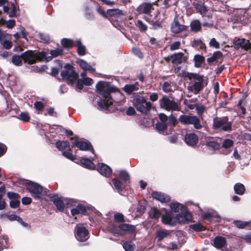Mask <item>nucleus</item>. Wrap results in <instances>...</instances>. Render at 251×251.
<instances>
[{"label":"nucleus","instance_id":"obj_30","mask_svg":"<svg viewBox=\"0 0 251 251\" xmlns=\"http://www.w3.org/2000/svg\"><path fill=\"white\" fill-rule=\"evenodd\" d=\"M107 14L117 18H121L124 16L123 11L118 9H108L107 11Z\"/></svg>","mask_w":251,"mask_h":251},{"label":"nucleus","instance_id":"obj_11","mask_svg":"<svg viewBox=\"0 0 251 251\" xmlns=\"http://www.w3.org/2000/svg\"><path fill=\"white\" fill-rule=\"evenodd\" d=\"M75 236L80 242H84L89 238V231L83 226L77 225L75 227Z\"/></svg>","mask_w":251,"mask_h":251},{"label":"nucleus","instance_id":"obj_3","mask_svg":"<svg viewBox=\"0 0 251 251\" xmlns=\"http://www.w3.org/2000/svg\"><path fill=\"white\" fill-rule=\"evenodd\" d=\"M24 184L25 185L27 190L30 193L32 197L36 200H39L42 196L48 195L47 189H44L41 185L37 183L25 180Z\"/></svg>","mask_w":251,"mask_h":251},{"label":"nucleus","instance_id":"obj_56","mask_svg":"<svg viewBox=\"0 0 251 251\" xmlns=\"http://www.w3.org/2000/svg\"><path fill=\"white\" fill-rule=\"evenodd\" d=\"M190 227L196 231H200L202 230L203 226L200 223L191 225Z\"/></svg>","mask_w":251,"mask_h":251},{"label":"nucleus","instance_id":"obj_13","mask_svg":"<svg viewBox=\"0 0 251 251\" xmlns=\"http://www.w3.org/2000/svg\"><path fill=\"white\" fill-rule=\"evenodd\" d=\"M233 47L237 50L241 48L251 51V42L244 38L235 39L233 41Z\"/></svg>","mask_w":251,"mask_h":251},{"label":"nucleus","instance_id":"obj_35","mask_svg":"<svg viewBox=\"0 0 251 251\" xmlns=\"http://www.w3.org/2000/svg\"><path fill=\"white\" fill-rule=\"evenodd\" d=\"M149 215L152 219L157 220L160 217L161 212L157 208L152 207L149 212Z\"/></svg>","mask_w":251,"mask_h":251},{"label":"nucleus","instance_id":"obj_10","mask_svg":"<svg viewBox=\"0 0 251 251\" xmlns=\"http://www.w3.org/2000/svg\"><path fill=\"white\" fill-rule=\"evenodd\" d=\"M51 199L57 209L61 212L64 210L65 205L67 207H71V206L74 205L73 204V203H74L73 200L59 197L57 195H53L51 197Z\"/></svg>","mask_w":251,"mask_h":251},{"label":"nucleus","instance_id":"obj_62","mask_svg":"<svg viewBox=\"0 0 251 251\" xmlns=\"http://www.w3.org/2000/svg\"><path fill=\"white\" fill-rule=\"evenodd\" d=\"M62 155L71 160H74L75 159L73 154L69 152L64 151L62 152Z\"/></svg>","mask_w":251,"mask_h":251},{"label":"nucleus","instance_id":"obj_58","mask_svg":"<svg viewBox=\"0 0 251 251\" xmlns=\"http://www.w3.org/2000/svg\"><path fill=\"white\" fill-rule=\"evenodd\" d=\"M209 45L210 47H214L216 49H219L220 48L219 43L216 41L215 38H212L209 42Z\"/></svg>","mask_w":251,"mask_h":251},{"label":"nucleus","instance_id":"obj_17","mask_svg":"<svg viewBox=\"0 0 251 251\" xmlns=\"http://www.w3.org/2000/svg\"><path fill=\"white\" fill-rule=\"evenodd\" d=\"M226 243V240L225 237L218 236L213 239V245L218 249L227 251Z\"/></svg>","mask_w":251,"mask_h":251},{"label":"nucleus","instance_id":"obj_7","mask_svg":"<svg viewBox=\"0 0 251 251\" xmlns=\"http://www.w3.org/2000/svg\"><path fill=\"white\" fill-rule=\"evenodd\" d=\"M61 75L70 85H73L78 77V74L74 70V68L70 64L65 65Z\"/></svg>","mask_w":251,"mask_h":251},{"label":"nucleus","instance_id":"obj_42","mask_svg":"<svg viewBox=\"0 0 251 251\" xmlns=\"http://www.w3.org/2000/svg\"><path fill=\"white\" fill-rule=\"evenodd\" d=\"M119 176L125 182H127L130 179V176L128 173L126 171H119Z\"/></svg>","mask_w":251,"mask_h":251},{"label":"nucleus","instance_id":"obj_48","mask_svg":"<svg viewBox=\"0 0 251 251\" xmlns=\"http://www.w3.org/2000/svg\"><path fill=\"white\" fill-rule=\"evenodd\" d=\"M18 119L20 120L26 122L29 121L30 120V117L28 113L27 112H24L21 113L18 116Z\"/></svg>","mask_w":251,"mask_h":251},{"label":"nucleus","instance_id":"obj_4","mask_svg":"<svg viewBox=\"0 0 251 251\" xmlns=\"http://www.w3.org/2000/svg\"><path fill=\"white\" fill-rule=\"evenodd\" d=\"M232 122L227 117H215L213 119L212 128L214 130L228 132L232 130Z\"/></svg>","mask_w":251,"mask_h":251},{"label":"nucleus","instance_id":"obj_22","mask_svg":"<svg viewBox=\"0 0 251 251\" xmlns=\"http://www.w3.org/2000/svg\"><path fill=\"white\" fill-rule=\"evenodd\" d=\"M194 6L197 12L200 13L202 17L206 16L208 8L203 3L198 2L194 3Z\"/></svg>","mask_w":251,"mask_h":251},{"label":"nucleus","instance_id":"obj_45","mask_svg":"<svg viewBox=\"0 0 251 251\" xmlns=\"http://www.w3.org/2000/svg\"><path fill=\"white\" fill-rule=\"evenodd\" d=\"M22 59L21 56L15 55L12 56L11 61L15 65L20 66L22 65Z\"/></svg>","mask_w":251,"mask_h":251},{"label":"nucleus","instance_id":"obj_54","mask_svg":"<svg viewBox=\"0 0 251 251\" xmlns=\"http://www.w3.org/2000/svg\"><path fill=\"white\" fill-rule=\"evenodd\" d=\"M114 220L118 223L125 222L124 215L121 213H117L114 215Z\"/></svg>","mask_w":251,"mask_h":251},{"label":"nucleus","instance_id":"obj_37","mask_svg":"<svg viewBox=\"0 0 251 251\" xmlns=\"http://www.w3.org/2000/svg\"><path fill=\"white\" fill-rule=\"evenodd\" d=\"M204 57L201 55L196 54L194 56L195 65L196 67H200L204 61Z\"/></svg>","mask_w":251,"mask_h":251},{"label":"nucleus","instance_id":"obj_1","mask_svg":"<svg viewBox=\"0 0 251 251\" xmlns=\"http://www.w3.org/2000/svg\"><path fill=\"white\" fill-rule=\"evenodd\" d=\"M96 88L98 93L102 96V98L98 101V108L106 109L113 103L111 93L116 92L117 88L105 81L98 82Z\"/></svg>","mask_w":251,"mask_h":251},{"label":"nucleus","instance_id":"obj_53","mask_svg":"<svg viewBox=\"0 0 251 251\" xmlns=\"http://www.w3.org/2000/svg\"><path fill=\"white\" fill-rule=\"evenodd\" d=\"M250 222H244L241 221H234V224L239 228H243L249 225Z\"/></svg>","mask_w":251,"mask_h":251},{"label":"nucleus","instance_id":"obj_24","mask_svg":"<svg viewBox=\"0 0 251 251\" xmlns=\"http://www.w3.org/2000/svg\"><path fill=\"white\" fill-rule=\"evenodd\" d=\"M205 144L207 149L211 151H215L219 148V144L215 142L212 138H206Z\"/></svg>","mask_w":251,"mask_h":251},{"label":"nucleus","instance_id":"obj_60","mask_svg":"<svg viewBox=\"0 0 251 251\" xmlns=\"http://www.w3.org/2000/svg\"><path fill=\"white\" fill-rule=\"evenodd\" d=\"M180 46V42L179 41H176L174 42L170 46V50H175L179 48Z\"/></svg>","mask_w":251,"mask_h":251},{"label":"nucleus","instance_id":"obj_63","mask_svg":"<svg viewBox=\"0 0 251 251\" xmlns=\"http://www.w3.org/2000/svg\"><path fill=\"white\" fill-rule=\"evenodd\" d=\"M168 123L169 124H170L171 125H172V126H175L177 122L176 118L173 115H170L169 117V118H168Z\"/></svg>","mask_w":251,"mask_h":251},{"label":"nucleus","instance_id":"obj_20","mask_svg":"<svg viewBox=\"0 0 251 251\" xmlns=\"http://www.w3.org/2000/svg\"><path fill=\"white\" fill-rule=\"evenodd\" d=\"M171 31H183L186 30V26L180 24L177 16H175L171 24Z\"/></svg>","mask_w":251,"mask_h":251},{"label":"nucleus","instance_id":"obj_38","mask_svg":"<svg viewBox=\"0 0 251 251\" xmlns=\"http://www.w3.org/2000/svg\"><path fill=\"white\" fill-rule=\"evenodd\" d=\"M76 47L77 53L80 55H84L86 54V48L84 46H83L80 40L76 41Z\"/></svg>","mask_w":251,"mask_h":251},{"label":"nucleus","instance_id":"obj_55","mask_svg":"<svg viewBox=\"0 0 251 251\" xmlns=\"http://www.w3.org/2000/svg\"><path fill=\"white\" fill-rule=\"evenodd\" d=\"M136 25V26L141 30L145 31L147 30L148 28H147V25L144 23H143V22L142 21H141V20H138Z\"/></svg>","mask_w":251,"mask_h":251},{"label":"nucleus","instance_id":"obj_25","mask_svg":"<svg viewBox=\"0 0 251 251\" xmlns=\"http://www.w3.org/2000/svg\"><path fill=\"white\" fill-rule=\"evenodd\" d=\"M139 83L136 82L134 84L126 85L123 89L126 93L130 95L133 92L138 90L139 89Z\"/></svg>","mask_w":251,"mask_h":251},{"label":"nucleus","instance_id":"obj_61","mask_svg":"<svg viewBox=\"0 0 251 251\" xmlns=\"http://www.w3.org/2000/svg\"><path fill=\"white\" fill-rule=\"evenodd\" d=\"M132 52L138 56V57L141 58L143 57V55L140 50L137 48H133L132 49Z\"/></svg>","mask_w":251,"mask_h":251},{"label":"nucleus","instance_id":"obj_8","mask_svg":"<svg viewBox=\"0 0 251 251\" xmlns=\"http://www.w3.org/2000/svg\"><path fill=\"white\" fill-rule=\"evenodd\" d=\"M178 120L183 125H192L196 129H200L202 127V123L199 117L193 115H182Z\"/></svg>","mask_w":251,"mask_h":251},{"label":"nucleus","instance_id":"obj_12","mask_svg":"<svg viewBox=\"0 0 251 251\" xmlns=\"http://www.w3.org/2000/svg\"><path fill=\"white\" fill-rule=\"evenodd\" d=\"M171 61L176 67H175L176 72H178L180 71L181 67L178 65L185 62L187 60V57L185 56L183 53L181 52L175 53L170 56Z\"/></svg>","mask_w":251,"mask_h":251},{"label":"nucleus","instance_id":"obj_2","mask_svg":"<svg viewBox=\"0 0 251 251\" xmlns=\"http://www.w3.org/2000/svg\"><path fill=\"white\" fill-rule=\"evenodd\" d=\"M21 57L25 63L29 64L35 63L37 60L49 61L51 60V57H47V52L45 51L36 52L34 50H31L22 53Z\"/></svg>","mask_w":251,"mask_h":251},{"label":"nucleus","instance_id":"obj_32","mask_svg":"<svg viewBox=\"0 0 251 251\" xmlns=\"http://www.w3.org/2000/svg\"><path fill=\"white\" fill-rule=\"evenodd\" d=\"M81 164L83 165L86 168L91 170H94L95 168V165L92 161L87 158H82L80 160Z\"/></svg>","mask_w":251,"mask_h":251},{"label":"nucleus","instance_id":"obj_41","mask_svg":"<svg viewBox=\"0 0 251 251\" xmlns=\"http://www.w3.org/2000/svg\"><path fill=\"white\" fill-rule=\"evenodd\" d=\"M197 100V99H192L189 100H185L184 102L188 107L192 110L196 108Z\"/></svg>","mask_w":251,"mask_h":251},{"label":"nucleus","instance_id":"obj_40","mask_svg":"<svg viewBox=\"0 0 251 251\" xmlns=\"http://www.w3.org/2000/svg\"><path fill=\"white\" fill-rule=\"evenodd\" d=\"M61 44L66 48H71L73 46L74 41L69 39L63 38L61 41Z\"/></svg>","mask_w":251,"mask_h":251},{"label":"nucleus","instance_id":"obj_31","mask_svg":"<svg viewBox=\"0 0 251 251\" xmlns=\"http://www.w3.org/2000/svg\"><path fill=\"white\" fill-rule=\"evenodd\" d=\"M171 231L166 229H160L157 231L156 233L158 241H161L165 238L170 235Z\"/></svg>","mask_w":251,"mask_h":251},{"label":"nucleus","instance_id":"obj_52","mask_svg":"<svg viewBox=\"0 0 251 251\" xmlns=\"http://www.w3.org/2000/svg\"><path fill=\"white\" fill-rule=\"evenodd\" d=\"M162 89L164 92L168 93L173 91L172 86L170 82H165L162 86Z\"/></svg>","mask_w":251,"mask_h":251},{"label":"nucleus","instance_id":"obj_19","mask_svg":"<svg viewBox=\"0 0 251 251\" xmlns=\"http://www.w3.org/2000/svg\"><path fill=\"white\" fill-rule=\"evenodd\" d=\"M184 141L187 145L190 146H194L198 143L199 138L196 134L191 133L187 134L185 136Z\"/></svg>","mask_w":251,"mask_h":251},{"label":"nucleus","instance_id":"obj_47","mask_svg":"<svg viewBox=\"0 0 251 251\" xmlns=\"http://www.w3.org/2000/svg\"><path fill=\"white\" fill-rule=\"evenodd\" d=\"M63 50L62 49H57L56 50H52L50 51V56H48L47 55V57H51V59L53 57H57L63 53ZM47 55H48V53H47Z\"/></svg>","mask_w":251,"mask_h":251},{"label":"nucleus","instance_id":"obj_23","mask_svg":"<svg viewBox=\"0 0 251 251\" xmlns=\"http://www.w3.org/2000/svg\"><path fill=\"white\" fill-rule=\"evenodd\" d=\"M74 201L73 204L75 205L72 206L73 208L71 210V213L73 216L80 213H84L86 212V208L83 204L80 203L76 204V202Z\"/></svg>","mask_w":251,"mask_h":251},{"label":"nucleus","instance_id":"obj_29","mask_svg":"<svg viewBox=\"0 0 251 251\" xmlns=\"http://www.w3.org/2000/svg\"><path fill=\"white\" fill-rule=\"evenodd\" d=\"M56 147L59 150V151H63V150H68L69 151H71L72 149L70 148V144L68 141H58L56 142Z\"/></svg>","mask_w":251,"mask_h":251},{"label":"nucleus","instance_id":"obj_14","mask_svg":"<svg viewBox=\"0 0 251 251\" xmlns=\"http://www.w3.org/2000/svg\"><path fill=\"white\" fill-rule=\"evenodd\" d=\"M77 147L81 151H90L93 153L94 152V149L88 141L84 140H78L76 139L73 144L72 147Z\"/></svg>","mask_w":251,"mask_h":251},{"label":"nucleus","instance_id":"obj_50","mask_svg":"<svg viewBox=\"0 0 251 251\" xmlns=\"http://www.w3.org/2000/svg\"><path fill=\"white\" fill-rule=\"evenodd\" d=\"M192 46L197 48L202 49L204 47V44L200 39H195L192 42Z\"/></svg>","mask_w":251,"mask_h":251},{"label":"nucleus","instance_id":"obj_33","mask_svg":"<svg viewBox=\"0 0 251 251\" xmlns=\"http://www.w3.org/2000/svg\"><path fill=\"white\" fill-rule=\"evenodd\" d=\"M162 221L165 224L173 226L175 225V222L173 221L172 216L169 214H166L162 216Z\"/></svg>","mask_w":251,"mask_h":251},{"label":"nucleus","instance_id":"obj_39","mask_svg":"<svg viewBox=\"0 0 251 251\" xmlns=\"http://www.w3.org/2000/svg\"><path fill=\"white\" fill-rule=\"evenodd\" d=\"M234 190L236 194L243 195L245 191V188L243 184L238 183L234 185Z\"/></svg>","mask_w":251,"mask_h":251},{"label":"nucleus","instance_id":"obj_57","mask_svg":"<svg viewBox=\"0 0 251 251\" xmlns=\"http://www.w3.org/2000/svg\"><path fill=\"white\" fill-rule=\"evenodd\" d=\"M20 201L19 200L14 199L10 201V206L13 208H17L20 205Z\"/></svg>","mask_w":251,"mask_h":251},{"label":"nucleus","instance_id":"obj_49","mask_svg":"<svg viewBox=\"0 0 251 251\" xmlns=\"http://www.w3.org/2000/svg\"><path fill=\"white\" fill-rule=\"evenodd\" d=\"M233 141L231 139H225L222 143V147L225 149H228L233 145Z\"/></svg>","mask_w":251,"mask_h":251},{"label":"nucleus","instance_id":"obj_26","mask_svg":"<svg viewBox=\"0 0 251 251\" xmlns=\"http://www.w3.org/2000/svg\"><path fill=\"white\" fill-rule=\"evenodd\" d=\"M107 230L114 235L123 236V233L120 228V225L118 226L113 224H111L108 226Z\"/></svg>","mask_w":251,"mask_h":251},{"label":"nucleus","instance_id":"obj_6","mask_svg":"<svg viewBox=\"0 0 251 251\" xmlns=\"http://www.w3.org/2000/svg\"><path fill=\"white\" fill-rule=\"evenodd\" d=\"M161 108L168 111H179L181 106L179 103L174 100H170L167 96H163L159 100Z\"/></svg>","mask_w":251,"mask_h":251},{"label":"nucleus","instance_id":"obj_21","mask_svg":"<svg viewBox=\"0 0 251 251\" xmlns=\"http://www.w3.org/2000/svg\"><path fill=\"white\" fill-rule=\"evenodd\" d=\"M98 171L100 174L106 177L110 176L112 172L111 168L103 163L99 164Z\"/></svg>","mask_w":251,"mask_h":251},{"label":"nucleus","instance_id":"obj_27","mask_svg":"<svg viewBox=\"0 0 251 251\" xmlns=\"http://www.w3.org/2000/svg\"><path fill=\"white\" fill-rule=\"evenodd\" d=\"M120 229L123 233V235L125 234L126 231L129 233H133L135 230V226L133 225L127 224H121L120 225Z\"/></svg>","mask_w":251,"mask_h":251},{"label":"nucleus","instance_id":"obj_59","mask_svg":"<svg viewBox=\"0 0 251 251\" xmlns=\"http://www.w3.org/2000/svg\"><path fill=\"white\" fill-rule=\"evenodd\" d=\"M7 2V0H0V6L3 7V10L6 13H7L9 9L8 6L4 5Z\"/></svg>","mask_w":251,"mask_h":251},{"label":"nucleus","instance_id":"obj_5","mask_svg":"<svg viewBox=\"0 0 251 251\" xmlns=\"http://www.w3.org/2000/svg\"><path fill=\"white\" fill-rule=\"evenodd\" d=\"M133 104L137 111L144 114L147 113L151 107L150 101H147L144 97L137 94L134 95Z\"/></svg>","mask_w":251,"mask_h":251},{"label":"nucleus","instance_id":"obj_28","mask_svg":"<svg viewBox=\"0 0 251 251\" xmlns=\"http://www.w3.org/2000/svg\"><path fill=\"white\" fill-rule=\"evenodd\" d=\"M77 63L79 65L81 69H82L84 71H89L92 72H94L95 71V69L93 68L90 64L87 63L84 60L79 59L77 61Z\"/></svg>","mask_w":251,"mask_h":251},{"label":"nucleus","instance_id":"obj_51","mask_svg":"<svg viewBox=\"0 0 251 251\" xmlns=\"http://www.w3.org/2000/svg\"><path fill=\"white\" fill-rule=\"evenodd\" d=\"M123 247L126 251H133L134 246L130 242H125Z\"/></svg>","mask_w":251,"mask_h":251},{"label":"nucleus","instance_id":"obj_64","mask_svg":"<svg viewBox=\"0 0 251 251\" xmlns=\"http://www.w3.org/2000/svg\"><path fill=\"white\" fill-rule=\"evenodd\" d=\"M196 109L197 110V113L200 115L203 113L204 112L205 110V107L202 105H197Z\"/></svg>","mask_w":251,"mask_h":251},{"label":"nucleus","instance_id":"obj_9","mask_svg":"<svg viewBox=\"0 0 251 251\" xmlns=\"http://www.w3.org/2000/svg\"><path fill=\"white\" fill-rule=\"evenodd\" d=\"M191 80L188 89L195 94H198L204 86V81L202 76L196 74Z\"/></svg>","mask_w":251,"mask_h":251},{"label":"nucleus","instance_id":"obj_18","mask_svg":"<svg viewBox=\"0 0 251 251\" xmlns=\"http://www.w3.org/2000/svg\"><path fill=\"white\" fill-rule=\"evenodd\" d=\"M151 196L153 198L156 199L162 203L167 202L171 200V198L170 196L164 193H162L159 192L153 191L151 193Z\"/></svg>","mask_w":251,"mask_h":251},{"label":"nucleus","instance_id":"obj_16","mask_svg":"<svg viewBox=\"0 0 251 251\" xmlns=\"http://www.w3.org/2000/svg\"><path fill=\"white\" fill-rule=\"evenodd\" d=\"M0 43L6 50L10 49L12 46L11 41V35L5 32H0Z\"/></svg>","mask_w":251,"mask_h":251},{"label":"nucleus","instance_id":"obj_34","mask_svg":"<svg viewBox=\"0 0 251 251\" xmlns=\"http://www.w3.org/2000/svg\"><path fill=\"white\" fill-rule=\"evenodd\" d=\"M112 182L115 189L120 192L125 189V186L123 183L118 178H114L112 179Z\"/></svg>","mask_w":251,"mask_h":251},{"label":"nucleus","instance_id":"obj_46","mask_svg":"<svg viewBox=\"0 0 251 251\" xmlns=\"http://www.w3.org/2000/svg\"><path fill=\"white\" fill-rule=\"evenodd\" d=\"M179 75L183 77H188L189 79H192L194 76L196 74H192V73H189L185 71H181L180 72V71L178 72Z\"/></svg>","mask_w":251,"mask_h":251},{"label":"nucleus","instance_id":"obj_43","mask_svg":"<svg viewBox=\"0 0 251 251\" xmlns=\"http://www.w3.org/2000/svg\"><path fill=\"white\" fill-rule=\"evenodd\" d=\"M183 205L178 202H173L170 204L171 210L175 212H178L180 209H182Z\"/></svg>","mask_w":251,"mask_h":251},{"label":"nucleus","instance_id":"obj_15","mask_svg":"<svg viewBox=\"0 0 251 251\" xmlns=\"http://www.w3.org/2000/svg\"><path fill=\"white\" fill-rule=\"evenodd\" d=\"M157 1L153 3L143 2L136 8V11L139 14H149L154 9L153 5L156 4Z\"/></svg>","mask_w":251,"mask_h":251},{"label":"nucleus","instance_id":"obj_44","mask_svg":"<svg viewBox=\"0 0 251 251\" xmlns=\"http://www.w3.org/2000/svg\"><path fill=\"white\" fill-rule=\"evenodd\" d=\"M155 127L156 130L160 133L165 134L164 132L165 129L167 128V125L164 123L158 122L156 124Z\"/></svg>","mask_w":251,"mask_h":251},{"label":"nucleus","instance_id":"obj_36","mask_svg":"<svg viewBox=\"0 0 251 251\" xmlns=\"http://www.w3.org/2000/svg\"><path fill=\"white\" fill-rule=\"evenodd\" d=\"M201 23L198 20H195L191 22L190 26L193 31H198L201 29Z\"/></svg>","mask_w":251,"mask_h":251}]
</instances>
